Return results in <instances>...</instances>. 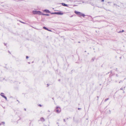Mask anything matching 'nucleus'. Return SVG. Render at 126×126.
I'll return each instance as SVG.
<instances>
[{"instance_id": "f257e3e1", "label": "nucleus", "mask_w": 126, "mask_h": 126, "mask_svg": "<svg viewBox=\"0 0 126 126\" xmlns=\"http://www.w3.org/2000/svg\"><path fill=\"white\" fill-rule=\"evenodd\" d=\"M33 14H37L39 15H42V13L40 11H32Z\"/></svg>"}, {"instance_id": "f03ea898", "label": "nucleus", "mask_w": 126, "mask_h": 126, "mask_svg": "<svg viewBox=\"0 0 126 126\" xmlns=\"http://www.w3.org/2000/svg\"><path fill=\"white\" fill-rule=\"evenodd\" d=\"M75 13L79 16H82L83 17L85 16V15L84 14H82L80 12H77L76 11H75Z\"/></svg>"}, {"instance_id": "7ed1b4c3", "label": "nucleus", "mask_w": 126, "mask_h": 126, "mask_svg": "<svg viewBox=\"0 0 126 126\" xmlns=\"http://www.w3.org/2000/svg\"><path fill=\"white\" fill-rule=\"evenodd\" d=\"M56 111L57 113H59L61 112V110L60 107H56Z\"/></svg>"}, {"instance_id": "20e7f679", "label": "nucleus", "mask_w": 126, "mask_h": 126, "mask_svg": "<svg viewBox=\"0 0 126 126\" xmlns=\"http://www.w3.org/2000/svg\"><path fill=\"white\" fill-rule=\"evenodd\" d=\"M51 14H58L59 15H62L63 14V13H61V12H55L54 13H52Z\"/></svg>"}, {"instance_id": "39448f33", "label": "nucleus", "mask_w": 126, "mask_h": 126, "mask_svg": "<svg viewBox=\"0 0 126 126\" xmlns=\"http://www.w3.org/2000/svg\"><path fill=\"white\" fill-rule=\"evenodd\" d=\"M3 94H4L3 93H1L0 94V95L2 96L4 98H5L6 100L7 99V98L6 97H5V96H4L3 95Z\"/></svg>"}, {"instance_id": "423d86ee", "label": "nucleus", "mask_w": 126, "mask_h": 126, "mask_svg": "<svg viewBox=\"0 0 126 126\" xmlns=\"http://www.w3.org/2000/svg\"><path fill=\"white\" fill-rule=\"evenodd\" d=\"M44 11L45 12H46L47 13H50V11L48 10H46V9L45 10H44Z\"/></svg>"}, {"instance_id": "0eeeda50", "label": "nucleus", "mask_w": 126, "mask_h": 126, "mask_svg": "<svg viewBox=\"0 0 126 126\" xmlns=\"http://www.w3.org/2000/svg\"><path fill=\"white\" fill-rule=\"evenodd\" d=\"M62 5L63 6H67V7H68V5L66 4H65L64 3H62Z\"/></svg>"}, {"instance_id": "6e6552de", "label": "nucleus", "mask_w": 126, "mask_h": 126, "mask_svg": "<svg viewBox=\"0 0 126 126\" xmlns=\"http://www.w3.org/2000/svg\"><path fill=\"white\" fill-rule=\"evenodd\" d=\"M40 120L42 122L44 121H45V120L44 119V118L42 117L40 118Z\"/></svg>"}, {"instance_id": "1a4fd4ad", "label": "nucleus", "mask_w": 126, "mask_h": 126, "mask_svg": "<svg viewBox=\"0 0 126 126\" xmlns=\"http://www.w3.org/2000/svg\"><path fill=\"white\" fill-rule=\"evenodd\" d=\"M43 28L44 29H45L46 30H47L48 31H51L50 30H48L47 28H46V27H43Z\"/></svg>"}, {"instance_id": "9d476101", "label": "nucleus", "mask_w": 126, "mask_h": 126, "mask_svg": "<svg viewBox=\"0 0 126 126\" xmlns=\"http://www.w3.org/2000/svg\"><path fill=\"white\" fill-rule=\"evenodd\" d=\"M42 15H43L46 16H49V15L48 14H44L43 13H42Z\"/></svg>"}, {"instance_id": "9b49d317", "label": "nucleus", "mask_w": 126, "mask_h": 126, "mask_svg": "<svg viewBox=\"0 0 126 126\" xmlns=\"http://www.w3.org/2000/svg\"><path fill=\"white\" fill-rule=\"evenodd\" d=\"M109 99L108 98H107L105 99V101H106L107 100Z\"/></svg>"}, {"instance_id": "f8f14e48", "label": "nucleus", "mask_w": 126, "mask_h": 126, "mask_svg": "<svg viewBox=\"0 0 126 126\" xmlns=\"http://www.w3.org/2000/svg\"><path fill=\"white\" fill-rule=\"evenodd\" d=\"M29 57L28 56H26V58L27 59Z\"/></svg>"}, {"instance_id": "ddd939ff", "label": "nucleus", "mask_w": 126, "mask_h": 126, "mask_svg": "<svg viewBox=\"0 0 126 126\" xmlns=\"http://www.w3.org/2000/svg\"><path fill=\"white\" fill-rule=\"evenodd\" d=\"M4 123H4V122H2V124L3 123V124H4Z\"/></svg>"}, {"instance_id": "4468645a", "label": "nucleus", "mask_w": 126, "mask_h": 126, "mask_svg": "<svg viewBox=\"0 0 126 126\" xmlns=\"http://www.w3.org/2000/svg\"><path fill=\"white\" fill-rule=\"evenodd\" d=\"M81 109V108H78V110H79L80 109Z\"/></svg>"}, {"instance_id": "2eb2a0df", "label": "nucleus", "mask_w": 126, "mask_h": 126, "mask_svg": "<svg viewBox=\"0 0 126 126\" xmlns=\"http://www.w3.org/2000/svg\"><path fill=\"white\" fill-rule=\"evenodd\" d=\"M104 1V0H101V1L103 2Z\"/></svg>"}, {"instance_id": "dca6fc26", "label": "nucleus", "mask_w": 126, "mask_h": 126, "mask_svg": "<svg viewBox=\"0 0 126 126\" xmlns=\"http://www.w3.org/2000/svg\"><path fill=\"white\" fill-rule=\"evenodd\" d=\"M63 120H64V122H65V119H63Z\"/></svg>"}, {"instance_id": "f3484780", "label": "nucleus", "mask_w": 126, "mask_h": 126, "mask_svg": "<svg viewBox=\"0 0 126 126\" xmlns=\"http://www.w3.org/2000/svg\"><path fill=\"white\" fill-rule=\"evenodd\" d=\"M39 106H41V105H39Z\"/></svg>"}, {"instance_id": "a211bd4d", "label": "nucleus", "mask_w": 126, "mask_h": 126, "mask_svg": "<svg viewBox=\"0 0 126 126\" xmlns=\"http://www.w3.org/2000/svg\"><path fill=\"white\" fill-rule=\"evenodd\" d=\"M124 32V31L123 30L122 31V32Z\"/></svg>"}, {"instance_id": "6ab92c4d", "label": "nucleus", "mask_w": 126, "mask_h": 126, "mask_svg": "<svg viewBox=\"0 0 126 126\" xmlns=\"http://www.w3.org/2000/svg\"><path fill=\"white\" fill-rule=\"evenodd\" d=\"M24 110L25 111H26V109H24Z\"/></svg>"}, {"instance_id": "aec40b11", "label": "nucleus", "mask_w": 126, "mask_h": 126, "mask_svg": "<svg viewBox=\"0 0 126 126\" xmlns=\"http://www.w3.org/2000/svg\"><path fill=\"white\" fill-rule=\"evenodd\" d=\"M22 23H25L23 22H21Z\"/></svg>"}, {"instance_id": "412c9836", "label": "nucleus", "mask_w": 126, "mask_h": 126, "mask_svg": "<svg viewBox=\"0 0 126 126\" xmlns=\"http://www.w3.org/2000/svg\"><path fill=\"white\" fill-rule=\"evenodd\" d=\"M108 3H110V2H108Z\"/></svg>"}, {"instance_id": "4be33fe9", "label": "nucleus", "mask_w": 126, "mask_h": 126, "mask_svg": "<svg viewBox=\"0 0 126 126\" xmlns=\"http://www.w3.org/2000/svg\"><path fill=\"white\" fill-rule=\"evenodd\" d=\"M108 3H110V2H108Z\"/></svg>"}, {"instance_id": "5701e85b", "label": "nucleus", "mask_w": 126, "mask_h": 126, "mask_svg": "<svg viewBox=\"0 0 126 126\" xmlns=\"http://www.w3.org/2000/svg\"><path fill=\"white\" fill-rule=\"evenodd\" d=\"M8 52L10 53V52L9 51H8Z\"/></svg>"}]
</instances>
